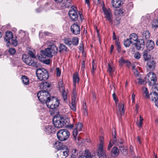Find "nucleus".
Wrapping results in <instances>:
<instances>
[{"label": "nucleus", "mask_w": 158, "mask_h": 158, "mask_svg": "<svg viewBox=\"0 0 158 158\" xmlns=\"http://www.w3.org/2000/svg\"><path fill=\"white\" fill-rule=\"evenodd\" d=\"M37 97L40 102L46 104L48 108L54 109L59 106V100L55 97H53L51 99L49 93L47 91L41 90L37 94Z\"/></svg>", "instance_id": "f257e3e1"}, {"label": "nucleus", "mask_w": 158, "mask_h": 158, "mask_svg": "<svg viewBox=\"0 0 158 158\" xmlns=\"http://www.w3.org/2000/svg\"><path fill=\"white\" fill-rule=\"evenodd\" d=\"M48 48L44 50H41L42 54L49 58H52L53 55H56L58 52L57 48L50 41H48L46 43Z\"/></svg>", "instance_id": "f03ea898"}, {"label": "nucleus", "mask_w": 158, "mask_h": 158, "mask_svg": "<svg viewBox=\"0 0 158 158\" xmlns=\"http://www.w3.org/2000/svg\"><path fill=\"white\" fill-rule=\"evenodd\" d=\"M53 123L56 128H62L68 124L67 121L62 116L57 115L53 118Z\"/></svg>", "instance_id": "7ed1b4c3"}, {"label": "nucleus", "mask_w": 158, "mask_h": 158, "mask_svg": "<svg viewBox=\"0 0 158 158\" xmlns=\"http://www.w3.org/2000/svg\"><path fill=\"white\" fill-rule=\"evenodd\" d=\"M72 10L69 12V16L71 19L73 21H76L77 20L78 15H79L81 21H82V15L80 12L79 11L77 7L73 6H71Z\"/></svg>", "instance_id": "20e7f679"}, {"label": "nucleus", "mask_w": 158, "mask_h": 158, "mask_svg": "<svg viewBox=\"0 0 158 158\" xmlns=\"http://www.w3.org/2000/svg\"><path fill=\"white\" fill-rule=\"evenodd\" d=\"M36 72L38 78L41 81H45L48 78V72L44 68L38 69L36 70Z\"/></svg>", "instance_id": "39448f33"}, {"label": "nucleus", "mask_w": 158, "mask_h": 158, "mask_svg": "<svg viewBox=\"0 0 158 158\" xmlns=\"http://www.w3.org/2000/svg\"><path fill=\"white\" fill-rule=\"evenodd\" d=\"M69 135L70 133L69 131L65 129L60 130L57 133L58 138L62 141L66 140Z\"/></svg>", "instance_id": "423d86ee"}, {"label": "nucleus", "mask_w": 158, "mask_h": 158, "mask_svg": "<svg viewBox=\"0 0 158 158\" xmlns=\"http://www.w3.org/2000/svg\"><path fill=\"white\" fill-rule=\"evenodd\" d=\"M57 158H66L69 153V150L66 146L63 147L62 148L57 152Z\"/></svg>", "instance_id": "0eeeda50"}, {"label": "nucleus", "mask_w": 158, "mask_h": 158, "mask_svg": "<svg viewBox=\"0 0 158 158\" xmlns=\"http://www.w3.org/2000/svg\"><path fill=\"white\" fill-rule=\"evenodd\" d=\"M82 127L83 126L81 123H78L76 124L73 132V136L75 141L79 140L78 132L81 131Z\"/></svg>", "instance_id": "6e6552de"}, {"label": "nucleus", "mask_w": 158, "mask_h": 158, "mask_svg": "<svg viewBox=\"0 0 158 158\" xmlns=\"http://www.w3.org/2000/svg\"><path fill=\"white\" fill-rule=\"evenodd\" d=\"M147 79L149 85H152L155 84L157 81L156 74L153 72H149L145 77Z\"/></svg>", "instance_id": "1a4fd4ad"}, {"label": "nucleus", "mask_w": 158, "mask_h": 158, "mask_svg": "<svg viewBox=\"0 0 158 158\" xmlns=\"http://www.w3.org/2000/svg\"><path fill=\"white\" fill-rule=\"evenodd\" d=\"M103 11L105 15V17L110 23H113V15L109 8H106L103 7L102 8Z\"/></svg>", "instance_id": "9d476101"}, {"label": "nucleus", "mask_w": 158, "mask_h": 158, "mask_svg": "<svg viewBox=\"0 0 158 158\" xmlns=\"http://www.w3.org/2000/svg\"><path fill=\"white\" fill-rule=\"evenodd\" d=\"M112 96L115 103L116 105L118 106V109L120 112L121 115H123L124 114V105L122 103H118V100L116 98L115 93H114Z\"/></svg>", "instance_id": "9b49d317"}, {"label": "nucleus", "mask_w": 158, "mask_h": 158, "mask_svg": "<svg viewBox=\"0 0 158 158\" xmlns=\"http://www.w3.org/2000/svg\"><path fill=\"white\" fill-rule=\"evenodd\" d=\"M70 30L75 35L79 34L80 32V26L76 23H74L71 26Z\"/></svg>", "instance_id": "f8f14e48"}, {"label": "nucleus", "mask_w": 158, "mask_h": 158, "mask_svg": "<svg viewBox=\"0 0 158 158\" xmlns=\"http://www.w3.org/2000/svg\"><path fill=\"white\" fill-rule=\"evenodd\" d=\"M135 44L136 48L138 50L143 49L144 46V42L143 40H138L135 43Z\"/></svg>", "instance_id": "ddd939ff"}, {"label": "nucleus", "mask_w": 158, "mask_h": 158, "mask_svg": "<svg viewBox=\"0 0 158 158\" xmlns=\"http://www.w3.org/2000/svg\"><path fill=\"white\" fill-rule=\"evenodd\" d=\"M155 66V63L152 59L150 58L147 61V67L150 69H153Z\"/></svg>", "instance_id": "4468645a"}, {"label": "nucleus", "mask_w": 158, "mask_h": 158, "mask_svg": "<svg viewBox=\"0 0 158 158\" xmlns=\"http://www.w3.org/2000/svg\"><path fill=\"white\" fill-rule=\"evenodd\" d=\"M114 135H113V140H110L109 143V145H108V150H110V148L112 147L113 145L114 144H115L116 145V143H117V140L116 139V136L115 135H116V132L115 131V129L114 128Z\"/></svg>", "instance_id": "2eb2a0df"}, {"label": "nucleus", "mask_w": 158, "mask_h": 158, "mask_svg": "<svg viewBox=\"0 0 158 158\" xmlns=\"http://www.w3.org/2000/svg\"><path fill=\"white\" fill-rule=\"evenodd\" d=\"M6 35L7 39L5 38L4 39V40L7 42V46L8 47L10 44V41L9 40L12 38L13 35L11 31H7L6 33Z\"/></svg>", "instance_id": "dca6fc26"}, {"label": "nucleus", "mask_w": 158, "mask_h": 158, "mask_svg": "<svg viewBox=\"0 0 158 158\" xmlns=\"http://www.w3.org/2000/svg\"><path fill=\"white\" fill-rule=\"evenodd\" d=\"M119 153V149L116 147H113L111 151V156L114 157L117 156Z\"/></svg>", "instance_id": "f3484780"}, {"label": "nucleus", "mask_w": 158, "mask_h": 158, "mask_svg": "<svg viewBox=\"0 0 158 158\" xmlns=\"http://www.w3.org/2000/svg\"><path fill=\"white\" fill-rule=\"evenodd\" d=\"M122 0H112V5L113 7L117 8L119 7L122 5Z\"/></svg>", "instance_id": "a211bd4d"}, {"label": "nucleus", "mask_w": 158, "mask_h": 158, "mask_svg": "<svg viewBox=\"0 0 158 158\" xmlns=\"http://www.w3.org/2000/svg\"><path fill=\"white\" fill-rule=\"evenodd\" d=\"M154 42L153 40H149L148 41L146 47L148 50L149 51L152 50L154 48Z\"/></svg>", "instance_id": "6ab92c4d"}, {"label": "nucleus", "mask_w": 158, "mask_h": 158, "mask_svg": "<svg viewBox=\"0 0 158 158\" xmlns=\"http://www.w3.org/2000/svg\"><path fill=\"white\" fill-rule=\"evenodd\" d=\"M65 146V145H63L60 142L57 141L54 143L53 147L58 150L57 151H59L62 149L63 147Z\"/></svg>", "instance_id": "aec40b11"}, {"label": "nucleus", "mask_w": 158, "mask_h": 158, "mask_svg": "<svg viewBox=\"0 0 158 158\" xmlns=\"http://www.w3.org/2000/svg\"><path fill=\"white\" fill-rule=\"evenodd\" d=\"M150 36V32L148 31H144L142 33V38L143 39L141 40H148L149 39Z\"/></svg>", "instance_id": "412c9836"}, {"label": "nucleus", "mask_w": 158, "mask_h": 158, "mask_svg": "<svg viewBox=\"0 0 158 158\" xmlns=\"http://www.w3.org/2000/svg\"><path fill=\"white\" fill-rule=\"evenodd\" d=\"M129 39L132 44H135V43L138 41L137 35L135 34H132L130 35Z\"/></svg>", "instance_id": "4be33fe9"}, {"label": "nucleus", "mask_w": 158, "mask_h": 158, "mask_svg": "<svg viewBox=\"0 0 158 158\" xmlns=\"http://www.w3.org/2000/svg\"><path fill=\"white\" fill-rule=\"evenodd\" d=\"M45 131L47 134H49L52 133V131H54V127L53 126L51 125H48L45 127L44 130Z\"/></svg>", "instance_id": "5701e85b"}, {"label": "nucleus", "mask_w": 158, "mask_h": 158, "mask_svg": "<svg viewBox=\"0 0 158 158\" xmlns=\"http://www.w3.org/2000/svg\"><path fill=\"white\" fill-rule=\"evenodd\" d=\"M119 148L121 152L123 155L126 156L127 154L128 151L126 145H124L123 146H120Z\"/></svg>", "instance_id": "b1692460"}, {"label": "nucleus", "mask_w": 158, "mask_h": 158, "mask_svg": "<svg viewBox=\"0 0 158 158\" xmlns=\"http://www.w3.org/2000/svg\"><path fill=\"white\" fill-rule=\"evenodd\" d=\"M85 154L86 158H96L95 156V153H93L92 155H91L89 151L87 150L85 151Z\"/></svg>", "instance_id": "393cba45"}, {"label": "nucleus", "mask_w": 158, "mask_h": 158, "mask_svg": "<svg viewBox=\"0 0 158 158\" xmlns=\"http://www.w3.org/2000/svg\"><path fill=\"white\" fill-rule=\"evenodd\" d=\"M150 95L151 96L152 100L153 101L155 102L158 99V95L156 92H152L150 93Z\"/></svg>", "instance_id": "a878e982"}, {"label": "nucleus", "mask_w": 158, "mask_h": 158, "mask_svg": "<svg viewBox=\"0 0 158 158\" xmlns=\"http://www.w3.org/2000/svg\"><path fill=\"white\" fill-rule=\"evenodd\" d=\"M21 80L24 85H27L29 84V80L27 76H23L21 77Z\"/></svg>", "instance_id": "bb28decb"}, {"label": "nucleus", "mask_w": 158, "mask_h": 158, "mask_svg": "<svg viewBox=\"0 0 158 158\" xmlns=\"http://www.w3.org/2000/svg\"><path fill=\"white\" fill-rule=\"evenodd\" d=\"M31 58L30 57H27L25 54H23L22 57V59L23 62L28 65L29 64Z\"/></svg>", "instance_id": "cd10ccee"}, {"label": "nucleus", "mask_w": 158, "mask_h": 158, "mask_svg": "<svg viewBox=\"0 0 158 158\" xmlns=\"http://www.w3.org/2000/svg\"><path fill=\"white\" fill-rule=\"evenodd\" d=\"M143 56L145 60L147 61L149 60L150 58V56L148 54V51L146 50H145L143 52Z\"/></svg>", "instance_id": "c85d7f7f"}, {"label": "nucleus", "mask_w": 158, "mask_h": 158, "mask_svg": "<svg viewBox=\"0 0 158 158\" xmlns=\"http://www.w3.org/2000/svg\"><path fill=\"white\" fill-rule=\"evenodd\" d=\"M79 78L78 76V73H76L73 75V81L74 83V86H75L76 83H78L79 81Z\"/></svg>", "instance_id": "c756f323"}, {"label": "nucleus", "mask_w": 158, "mask_h": 158, "mask_svg": "<svg viewBox=\"0 0 158 158\" xmlns=\"http://www.w3.org/2000/svg\"><path fill=\"white\" fill-rule=\"evenodd\" d=\"M43 54L42 55L40 56H39L38 58L39 60L40 61H43L44 63L47 64H50V63L51 62V59H48V60H44L43 57V56H42Z\"/></svg>", "instance_id": "7c9ffc66"}, {"label": "nucleus", "mask_w": 158, "mask_h": 158, "mask_svg": "<svg viewBox=\"0 0 158 158\" xmlns=\"http://www.w3.org/2000/svg\"><path fill=\"white\" fill-rule=\"evenodd\" d=\"M114 71V68L109 63H108V66L107 69V71L110 75L112 76L113 74V73Z\"/></svg>", "instance_id": "2f4dec72"}, {"label": "nucleus", "mask_w": 158, "mask_h": 158, "mask_svg": "<svg viewBox=\"0 0 158 158\" xmlns=\"http://www.w3.org/2000/svg\"><path fill=\"white\" fill-rule=\"evenodd\" d=\"M117 143H116V145H118L119 147L120 146H123L126 145L125 141L121 138H119L118 140H117Z\"/></svg>", "instance_id": "473e14b6"}, {"label": "nucleus", "mask_w": 158, "mask_h": 158, "mask_svg": "<svg viewBox=\"0 0 158 158\" xmlns=\"http://www.w3.org/2000/svg\"><path fill=\"white\" fill-rule=\"evenodd\" d=\"M97 154L99 157L101 158H106L107 155L105 151L102 152L101 153L97 152Z\"/></svg>", "instance_id": "72a5a7b5"}, {"label": "nucleus", "mask_w": 158, "mask_h": 158, "mask_svg": "<svg viewBox=\"0 0 158 158\" xmlns=\"http://www.w3.org/2000/svg\"><path fill=\"white\" fill-rule=\"evenodd\" d=\"M78 39L77 37H73L71 40V42L73 45L77 46L78 44Z\"/></svg>", "instance_id": "f704fd0d"}, {"label": "nucleus", "mask_w": 158, "mask_h": 158, "mask_svg": "<svg viewBox=\"0 0 158 158\" xmlns=\"http://www.w3.org/2000/svg\"><path fill=\"white\" fill-rule=\"evenodd\" d=\"M28 65L35 67H37L38 64L37 62H35L34 60H33L31 58Z\"/></svg>", "instance_id": "c9c22d12"}, {"label": "nucleus", "mask_w": 158, "mask_h": 158, "mask_svg": "<svg viewBox=\"0 0 158 158\" xmlns=\"http://www.w3.org/2000/svg\"><path fill=\"white\" fill-rule=\"evenodd\" d=\"M143 94L146 98H148L149 95L148 94V91L147 88L144 87L143 88Z\"/></svg>", "instance_id": "e433bc0d"}, {"label": "nucleus", "mask_w": 158, "mask_h": 158, "mask_svg": "<svg viewBox=\"0 0 158 158\" xmlns=\"http://www.w3.org/2000/svg\"><path fill=\"white\" fill-rule=\"evenodd\" d=\"M71 158H76L77 155V152L76 149H73L71 152Z\"/></svg>", "instance_id": "4c0bfd02"}, {"label": "nucleus", "mask_w": 158, "mask_h": 158, "mask_svg": "<svg viewBox=\"0 0 158 158\" xmlns=\"http://www.w3.org/2000/svg\"><path fill=\"white\" fill-rule=\"evenodd\" d=\"M64 42L69 46H71L72 44L71 40L69 38H65L64 40Z\"/></svg>", "instance_id": "58836bf2"}, {"label": "nucleus", "mask_w": 158, "mask_h": 158, "mask_svg": "<svg viewBox=\"0 0 158 158\" xmlns=\"http://www.w3.org/2000/svg\"><path fill=\"white\" fill-rule=\"evenodd\" d=\"M71 0L65 1L63 3V6L66 8H69L71 6Z\"/></svg>", "instance_id": "ea45409f"}, {"label": "nucleus", "mask_w": 158, "mask_h": 158, "mask_svg": "<svg viewBox=\"0 0 158 158\" xmlns=\"http://www.w3.org/2000/svg\"><path fill=\"white\" fill-rule=\"evenodd\" d=\"M143 120V119L140 115L139 118V121L137 123V125L139 127L141 128L142 127Z\"/></svg>", "instance_id": "a19ab883"}, {"label": "nucleus", "mask_w": 158, "mask_h": 158, "mask_svg": "<svg viewBox=\"0 0 158 158\" xmlns=\"http://www.w3.org/2000/svg\"><path fill=\"white\" fill-rule=\"evenodd\" d=\"M70 108L73 111H76V104L75 102L72 101V102L69 105Z\"/></svg>", "instance_id": "79ce46f5"}, {"label": "nucleus", "mask_w": 158, "mask_h": 158, "mask_svg": "<svg viewBox=\"0 0 158 158\" xmlns=\"http://www.w3.org/2000/svg\"><path fill=\"white\" fill-rule=\"evenodd\" d=\"M60 49L59 52H61L62 51H66L67 50V47L63 44H60L59 47Z\"/></svg>", "instance_id": "37998d69"}, {"label": "nucleus", "mask_w": 158, "mask_h": 158, "mask_svg": "<svg viewBox=\"0 0 158 158\" xmlns=\"http://www.w3.org/2000/svg\"><path fill=\"white\" fill-rule=\"evenodd\" d=\"M131 44H132V43L129 39H127L124 41V44L126 47H129Z\"/></svg>", "instance_id": "c03bdc74"}, {"label": "nucleus", "mask_w": 158, "mask_h": 158, "mask_svg": "<svg viewBox=\"0 0 158 158\" xmlns=\"http://www.w3.org/2000/svg\"><path fill=\"white\" fill-rule=\"evenodd\" d=\"M62 95L64 101H65L67 100V94L64 89H62Z\"/></svg>", "instance_id": "a18cd8bd"}, {"label": "nucleus", "mask_w": 158, "mask_h": 158, "mask_svg": "<svg viewBox=\"0 0 158 158\" xmlns=\"http://www.w3.org/2000/svg\"><path fill=\"white\" fill-rule=\"evenodd\" d=\"M103 144H102V143H99L98 149V152L101 153L102 152L105 151V150H104L103 149Z\"/></svg>", "instance_id": "49530a36"}, {"label": "nucleus", "mask_w": 158, "mask_h": 158, "mask_svg": "<svg viewBox=\"0 0 158 158\" xmlns=\"http://www.w3.org/2000/svg\"><path fill=\"white\" fill-rule=\"evenodd\" d=\"M77 93L75 91V89L73 90V96L72 98V101L73 102H75L76 98L77 97Z\"/></svg>", "instance_id": "de8ad7c7"}, {"label": "nucleus", "mask_w": 158, "mask_h": 158, "mask_svg": "<svg viewBox=\"0 0 158 158\" xmlns=\"http://www.w3.org/2000/svg\"><path fill=\"white\" fill-rule=\"evenodd\" d=\"M115 44L117 47V50L118 52H120V42L118 40H116L115 41Z\"/></svg>", "instance_id": "09e8293b"}, {"label": "nucleus", "mask_w": 158, "mask_h": 158, "mask_svg": "<svg viewBox=\"0 0 158 158\" xmlns=\"http://www.w3.org/2000/svg\"><path fill=\"white\" fill-rule=\"evenodd\" d=\"M152 87L153 90L154 92H156L157 91L158 92V84L153 85Z\"/></svg>", "instance_id": "8fccbe9b"}, {"label": "nucleus", "mask_w": 158, "mask_h": 158, "mask_svg": "<svg viewBox=\"0 0 158 158\" xmlns=\"http://www.w3.org/2000/svg\"><path fill=\"white\" fill-rule=\"evenodd\" d=\"M126 60H125L123 57H121L119 60V62L121 65H123L125 64Z\"/></svg>", "instance_id": "3c124183"}, {"label": "nucleus", "mask_w": 158, "mask_h": 158, "mask_svg": "<svg viewBox=\"0 0 158 158\" xmlns=\"http://www.w3.org/2000/svg\"><path fill=\"white\" fill-rule=\"evenodd\" d=\"M56 76L58 77L60 76L61 74V70L59 68H56Z\"/></svg>", "instance_id": "603ef678"}, {"label": "nucleus", "mask_w": 158, "mask_h": 158, "mask_svg": "<svg viewBox=\"0 0 158 158\" xmlns=\"http://www.w3.org/2000/svg\"><path fill=\"white\" fill-rule=\"evenodd\" d=\"M138 83L139 85H143L144 84L146 83V82L144 81H143L141 79H139Z\"/></svg>", "instance_id": "864d4df0"}, {"label": "nucleus", "mask_w": 158, "mask_h": 158, "mask_svg": "<svg viewBox=\"0 0 158 158\" xmlns=\"http://www.w3.org/2000/svg\"><path fill=\"white\" fill-rule=\"evenodd\" d=\"M134 56L135 58L139 59L140 58V54L138 52H136Z\"/></svg>", "instance_id": "5fc2aeb1"}, {"label": "nucleus", "mask_w": 158, "mask_h": 158, "mask_svg": "<svg viewBox=\"0 0 158 158\" xmlns=\"http://www.w3.org/2000/svg\"><path fill=\"white\" fill-rule=\"evenodd\" d=\"M41 87H42V86L44 88H46V87H49V85H48V83L46 82L42 83L41 84Z\"/></svg>", "instance_id": "6e6d98bb"}, {"label": "nucleus", "mask_w": 158, "mask_h": 158, "mask_svg": "<svg viewBox=\"0 0 158 158\" xmlns=\"http://www.w3.org/2000/svg\"><path fill=\"white\" fill-rule=\"evenodd\" d=\"M9 52L11 55L14 54L15 52V50L13 48H10L9 51Z\"/></svg>", "instance_id": "4d7b16f0"}, {"label": "nucleus", "mask_w": 158, "mask_h": 158, "mask_svg": "<svg viewBox=\"0 0 158 158\" xmlns=\"http://www.w3.org/2000/svg\"><path fill=\"white\" fill-rule=\"evenodd\" d=\"M12 44L15 46H16L18 44V42L16 40L12 39Z\"/></svg>", "instance_id": "13d9d810"}, {"label": "nucleus", "mask_w": 158, "mask_h": 158, "mask_svg": "<svg viewBox=\"0 0 158 158\" xmlns=\"http://www.w3.org/2000/svg\"><path fill=\"white\" fill-rule=\"evenodd\" d=\"M116 12H117L118 14L121 15H122L123 14L124 12V10L122 9H120L118 10H117L115 13H116Z\"/></svg>", "instance_id": "bf43d9fd"}, {"label": "nucleus", "mask_w": 158, "mask_h": 158, "mask_svg": "<svg viewBox=\"0 0 158 158\" xmlns=\"http://www.w3.org/2000/svg\"><path fill=\"white\" fill-rule=\"evenodd\" d=\"M92 73H94V71L96 70V66L95 64L94 63V61L92 62Z\"/></svg>", "instance_id": "052dcab7"}, {"label": "nucleus", "mask_w": 158, "mask_h": 158, "mask_svg": "<svg viewBox=\"0 0 158 158\" xmlns=\"http://www.w3.org/2000/svg\"><path fill=\"white\" fill-rule=\"evenodd\" d=\"M29 54L33 58H35V55L34 52L31 51H29Z\"/></svg>", "instance_id": "680f3d73"}, {"label": "nucleus", "mask_w": 158, "mask_h": 158, "mask_svg": "<svg viewBox=\"0 0 158 158\" xmlns=\"http://www.w3.org/2000/svg\"><path fill=\"white\" fill-rule=\"evenodd\" d=\"M85 68V62L83 61L81 62V70L83 72L84 71V69Z\"/></svg>", "instance_id": "e2e57ef3"}, {"label": "nucleus", "mask_w": 158, "mask_h": 158, "mask_svg": "<svg viewBox=\"0 0 158 158\" xmlns=\"http://www.w3.org/2000/svg\"><path fill=\"white\" fill-rule=\"evenodd\" d=\"M134 74L137 76H138L139 75V73L138 72L137 70L136 69H134L132 70Z\"/></svg>", "instance_id": "0e129e2a"}, {"label": "nucleus", "mask_w": 158, "mask_h": 158, "mask_svg": "<svg viewBox=\"0 0 158 158\" xmlns=\"http://www.w3.org/2000/svg\"><path fill=\"white\" fill-rule=\"evenodd\" d=\"M58 86L59 88L62 87L63 86V82L61 80H59L58 82Z\"/></svg>", "instance_id": "69168bd1"}, {"label": "nucleus", "mask_w": 158, "mask_h": 158, "mask_svg": "<svg viewBox=\"0 0 158 158\" xmlns=\"http://www.w3.org/2000/svg\"><path fill=\"white\" fill-rule=\"evenodd\" d=\"M99 141L100 143H102V144H104V138L102 136H101L100 137Z\"/></svg>", "instance_id": "338daca9"}, {"label": "nucleus", "mask_w": 158, "mask_h": 158, "mask_svg": "<svg viewBox=\"0 0 158 158\" xmlns=\"http://www.w3.org/2000/svg\"><path fill=\"white\" fill-rule=\"evenodd\" d=\"M83 45L82 42H81L79 46V49L80 51H82L83 50Z\"/></svg>", "instance_id": "774afa93"}]
</instances>
